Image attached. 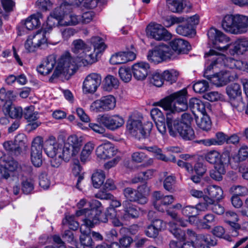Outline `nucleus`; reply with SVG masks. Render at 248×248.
I'll list each match as a JSON object with an SVG mask.
<instances>
[{
	"mask_svg": "<svg viewBox=\"0 0 248 248\" xmlns=\"http://www.w3.org/2000/svg\"><path fill=\"white\" fill-rule=\"evenodd\" d=\"M159 106L167 111V124L170 136L175 137L178 133L185 140H191L195 137L194 130L190 125H179V121L172 117L175 112L184 111L188 108L187 91L184 89L171 94L161 100Z\"/></svg>",
	"mask_w": 248,
	"mask_h": 248,
	"instance_id": "nucleus-1",
	"label": "nucleus"
},
{
	"mask_svg": "<svg viewBox=\"0 0 248 248\" xmlns=\"http://www.w3.org/2000/svg\"><path fill=\"white\" fill-rule=\"evenodd\" d=\"M82 145V137H78L76 135H72L67 138L62 146V153H61L64 157V161L68 162L70 160H74L75 163H77L74 168L73 169L74 173H78L80 169L78 156Z\"/></svg>",
	"mask_w": 248,
	"mask_h": 248,
	"instance_id": "nucleus-2",
	"label": "nucleus"
},
{
	"mask_svg": "<svg viewBox=\"0 0 248 248\" xmlns=\"http://www.w3.org/2000/svg\"><path fill=\"white\" fill-rule=\"evenodd\" d=\"M79 64L78 58L73 57L70 52H66L59 59L52 78H55L61 75L71 76L80 66Z\"/></svg>",
	"mask_w": 248,
	"mask_h": 248,
	"instance_id": "nucleus-3",
	"label": "nucleus"
},
{
	"mask_svg": "<svg viewBox=\"0 0 248 248\" xmlns=\"http://www.w3.org/2000/svg\"><path fill=\"white\" fill-rule=\"evenodd\" d=\"M223 29L226 32L241 34L246 32L248 27V17L240 15H226L221 22Z\"/></svg>",
	"mask_w": 248,
	"mask_h": 248,
	"instance_id": "nucleus-4",
	"label": "nucleus"
},
{
	"mask_svg": "<svg viewBox=\"0 0 248 248\" xmlns=\"http://www.w3.org/2000/svg\"><path fill=\"white\" fill-rule=\"evenodd\" d=\"M206 62H209V67L213 69L221 68L223 66L230 68H234L236 60L232 58H226L220 52H217L215 50L211 49L205 54Z\"/></svg>",
	"mask_w": 248,
	"mask_h": 248,
	"instance_id": "nucleus-5",
	"label": "nucleus"
},
{
	"mask_svg": "<svg viewBox=\"0 0 248 248\" xmlns=\"http://www.w3.org/2000/svg\"><path fill=\"white\" fill-rule=\"evenodd\" d=\"M92 204H94L98 207L100 203L97 200L93 201L92 203L88 202L86 199H82L77 203V206L78 210L76 211V215L77 217L85 216V218L83 219V223L88 218L91 220H92L93 218L95 217H96L98 218H100L102 217V215L105 214L99 209L93 207Z\"/></svg>",
	"mask_w": 248,
	"mask_h": 248,
	"instance_id": "nucleus-6",
	"label": "nucleus"
},
{
	"mask_svg": "<svg viewBox=\"0 0 248 248\" xmlns=\"http://www.w3.org/2000/svg\"><path fill=\"white\" fill-rule=\"evenodd\" d=\"M102 217L98 218L96 217H93L92 220L88 218L84 221L81 224L80 230L81 235L80 236V241L82 245L92 247L93 246V240L90 235L91 232L90 228L99 222H106L108 221V217L105 214L102 215Z\"/></svg>",
	"mask_w": 248,
	"mask_h": 248,
	"instance_id": "nucleus-7",
	"label": "nucleus"
},
{
	"mask_svg": "<svg viewBox=\"0 0 248 248\" xmlns=\"http://www.w3.org/2000/svg\"><path fill=\"white\" fill-rule=\"evenodd\" d=\"M205 66L204 76L209 79L212 84L217 86L225 85L229 82L232 81L237 78L235 74L232 73L229 71H221L219 73L211 75L209 74V72L211 70H215V69L212 68V67H209V62H205Z\"/></svg>",
	"mask_w": 248,
	"mask_h": 248,
	"instance_id": "nucleus-8",
	"label": "nucleus"
},
{
	"mask_svg": "<svg viewBox=\"0 0 248 248\" xmlns=\"http://www.w3.org/2000/svg\"><path fill=\"white\" fill-rule=\"evenodd\" d=\"M153 124L147 122L142 125L140 121L129 119L126 125L127 131L132 136L138 139L147 137L152 129Z\"/></svg>",
	"mask_w": 248,
	"mask_h": 248,
	"instance_id": "nucleus-9",
	"label": "nucleus"
},
{
	"mask_svg": "<svg viewBox=\"0 0 248 248\" xmlns=\"http://www.w3.org/2000/svg\"><path fill=\"white\" fill-rule=\"evenodd\" d=\"M168 215L173 219L169 223L170 232L179 240H184L185 232L179 228L178 225L182 227H186L188 223V221L178 217L177 214L174 211H168Z\"/></svg>",
	"mask_w": 248,
	"mask_h": 248,
	"instance_id": "nucleus-10",
	"label": "nucleus"
},
{
	"mask_svg": "<svg viewBox=\"0 0 248 248\" xmlns=\"http://www.w3.org/2000/svg\"><path fill=\"white\" fill-rule=\"evenodd\" d=\"M116 103V99L112 95L102 96L91 104L90 110L96 113L108 111L115 108Z\"/></svg>",
	"mask_w": 248,
	"mask_h": 248,
	"instance_id": "nucleus-11",
	"label": "nucleus"
},
{
	"mask_svg": "<svg viewBox=\"0 0 248 248\" xmlns=\"http://www.w3.org/2000/svg\"><path fill=\"white\" fill-rule=\"evenodd\" d=\"M172 58V51L170 46L162 45L148 52L147 59L155 63H158L168 59Z\"/></svg>",
	"mask_w": 248,
	"mask_h": 248,
	"instance_id": "nucleus-12",
	"label": "nucleus"
},
{
	"mask_svg": "<svg viewBox=\"0 0 248 248\" xmlns=\"http://www.w3.org/2000/svg\"><path fill=\"white\" fill-rule=\"evenodd\" d=\"M44 140L41 136L34 138L32 141L31 150V160L35 167H40L43 163L42 150Z\"/></svg>",
	"mask_w": 248,
	"mask_h": 248,
	"instance_id": "nucleus-13",
	"label": "nucleus"
},
{
	"mask_svg": "<svg viewBox=\"0 0 248 248\" xmlns=\"http://www.w3.org/2000/svg\"><path fill=\"white\" fill-rule=\"evenodd\" d=\"M147 36L157 41H168L171 37V34L161 24L150 23L146 27Z\"/></svg>",
	"mask_w": 248,
	"mask_h": 248,
	"instance_id": "nucleus-14",
	"label": "nucleus"
},
{
	"mask_svg": "<svg viewBox=\"0 0 248 248\" xmlns=\"http://www.w3.org/2000/svg\"><path fill=\"white\" fill-rule=\"evenodd\" d=\"M102 81L101 76L97 73H91L84 78L82 86L84 94H93L96 92Z\"/></svg>",
	"mask_w": 248,
	"mask_h": 248,
	"instance_id": "nucleus-15",
	"label": "nucleus"
},
{
	"mask_svg": "<svg viewBox=\"0 0 248 248\" xmlns=\"http://www.w3.org/2000/svg\"><path fill=\"white\" fill-rule=\"evenodd\" d=\"M218 48L223 52H225L229 49L230 53L231 55L235 54L238 55L243 54L245 52L248 51V39H239L232 45L228 44L224 46H219Z\"/></svg>",
	"mask_w": 248,
	"mask_h": 248,
	"instance_id": "nucleus-16",
	"label": "nucleus"
},
{
	"mask_svg": "<svg viewBox=\"0 0 248 248\" xmlns=\"http://www.w3.org/2000/svg\"><path fill=\"white\" fill-rule=\"evenodd\" d=\"M153 204L155 208L158 211L164 212L165 211H170L168 208V206L171 204L174 201V198L172 195L163 196L159 191H155L153 194Z\"/></svg>",
	"mask_w": 248,
	"mask_h": 248,
	"instance_id": "nucleus-17",
	"label": "nucleus"
},
{
	"mask_svg": "<svg viewBox=\"0 0 248 248\" xmlns=\"http://www.w3.org/2000/svg\"><path fill=\"white\" fill-rule=\"evenodd\" d=\"M62 145L53 136H50L44 143V151L48 157H54L62 153Z\"/></svg>",
	"mask_w": 248,
	"mask_h": 248,
	"instance_id": "nucleus-18",
	"label": "nucleus"
},
{
	"mask_svg": "<svg viewBox=\"0 0 248 248\" xmlns=\"http://www.w3.org/2000/svg\"><path fill=\"white\" fill-rule=\"evenodd\" d=\"M207 35L210 40H211L214 45V47L220 52H223L220 50L218 47L221 46L220 45L218 46V43L225 45V44H229L230 39L222 32L216 29L215 28H211L207 33ZM225 45H224L225 46Z\"/></svg>",
	"mask_w": 248,
	"mask_h": 248,
	"instance_id": "nucleus-19",
	"label": "nucleus"
},
{
	"mask_svg": "<svg viewBox=\"0 0 248 248\" xmlns=\"http://www.w3.org/2000/svg\"><path fill=\"white\" fill-rule=\"evenodd\" d=\"M100 121L105 126L111 130L120 128L124 123V119L118 115L103 116Z\"/></svg>",
	"mask_w": 248,
	"mask_h": 248,
	"instance_id": "nucleus-20",
	"label": "nucleus"
},
{
	"mask_svg": "<svg viewBox=\"0 0 248 248\" xmlns=\"http://www.w3.org/2000/svg\"><path fill=\"white\" fill-rule=\"evenodd\" d=\"M136 58L135 51H124L116 53L111 56L109 61L112 64H120L132 61Z\"/></svg>",
	"mask_w": 248,
	"mask_h": 248,
	"instance_id": "nucleus-21",
	"label": "nucleus"
},
{
	"mask_svg": "<svg viewBox=\"0 0 248 248\" xmlns=\"http://www.w3.org/2000/svg\"><path fill=\"white\" fill-rule=\"evenodd\" d=\"M150 65L145 62H140L134 63L132 67L133 77L138 80L145 79L150 70Z\"/></svg>",
	"mask_w": 248,
	"mask_h": 248,
	"instance_id": "nucleus-22",
	"label": "nucleus"
},
{
	"mask_svg": "<svg viewBox=\"0 0 248 248\" xmlns=\"http://www.w3.org/2000/svg\"><path fill=\"white\" fill-rule=\"evenodd\" d=\"M71 51L77 55L76 58H82L91 50V47L81 39H75L71 44Z\"/></svg>",
	"mask_w": 248,
	"mask_h": 248,
	"instance_id": "nucleus-23",
	"label": "nucleus"
},
{
	"mask_svg": "<svg viewBox=\"0 0 248 248\" xmlns=\"http://www.w3.org/2000/svg\"><path fill=\"white\" fill-rule=\"evenodd\" d=\"M96 156L101 159H107L113 157L116 154V150L109 142L98 146L95 150Z\"/></svg>",
	"mask_w": 248,
	"mask_h": 248,
	"instance_id": "nucleus-24",
	"label": "nucleus"
},
{
	"mask_svg": "<svg viewBox=\"0 0 248 248\" xmlns=\"http://www.w3.org/2000/svg\"><path fill=\"white\" fill-rule=\"evenodd\" d=\"M56 63L55 55H51L43 59L40 64L37 66V70L42 75L49 74L53 69Z\"/></svg>",
	"mask_w": 248,
	"mask_h": 248,
	"instance_id": "nucleus-25",
	"label": "nucleus"
},
{
	"mask_svg": "<svg viewBox=\"0 0 248 248\" xmlns=\"http://www.w3.org/2000/svg\"><path fill=\"white\" fill-rule=\"evenodd\" d=\"M124 195L126 201L129 202H135L141 204H144L147 203V198L142 195L141 193L137 191V190L134 189L131 187H127L124 189Z\"/></svg>",
	"mask_w": 248,
	"mask_h": 248,
	"instance_id": "nucleus-26",
	"label": "nucleus"
},
{
	"mask_svg": "<svg viewBox=\"0 0 248 248\" xmlns=\"http://www.w3.org/2000/svg\"><path fill=\"white\" fill-rule=\"evenodd\" d=\"M123 206L124 212L123 217L125 220L137 218L139 217L140 213V208H138L131 202L128 201H124Z\"/></svg>",
	"mask_w": 248,
	"mask_h": 248,
	"instance_id": "nucleus-27",
	"label": "nucleus"
},
{
	"mask_svg": "<svg viewBox=\"0 0 248 248\" xmlns=\"http://www.w3.org/2000/svg\"><path fill=\"white\" fill-rule=\"evenodd\" d=\"M170 46L172 48L171 50L172 51V55L174 52L177 54L187 53L191 49V46L188 42L182 39L178 38L172 40Z\"/></svg>",
	"mask_w": 248,
	"mask_h": 248,
	"instance_id": "nucleus-28",
	"label": "nucleus"
},
{
	"mask_svg": "<svg viewBox=\"0 0 248 248\" xmlns=\"http://www.w3.org/2000/svg\"><path fill=\"white\" fill-rule=\"evenodd\" d=\"M3 111L5 115H8L12 118H21L23 112L21 107H16L11 102L4 104L3 107Z\"/></svg>",
	"mask_w": 248,
	"mask_h": 248,
	"instance_id": "nucleus-29",
	"label": "nucleus"
},
{
	"mask_svg": "<svg viewBox=\"0 0 248 248\" xmlns=\"http://www.w3.org/2000/svg\"><path fill=\"white\" fill-rule=\"evenodd\" d=\"M80 20V16H78L73 13L64 14L62 16H61V26H75L78 24Z\"/></svg>",
	"mask_w": 248,
	"mask_h": 248,
	"instance_id": "nucleus-30",
	"label": "nucleus"
},
{
	"mask_svg": "<svg viewBox=\"0 0 248 248\" xmlns=\"http://www.w3.org/2000/svg\"><path fill=\"white\" fill-rule=\"evenodd\" d=\"M43 17L42 14L38 12L28 17L24 23L26 28L29 30H33L41 24L40 19Z\"/></svg>",
	"mask_w": 248,
	"mask_h": 248,
	"instance_id": "nucleus-31",
	"label": "nucleus"
},
{
	"mask_svg": "<svg viewBox=\"0 0 248 248\" xmlns=\"http://www.w3.org/2000/svg\"><path fill=\"white\" fill-rule=\"evenodd\" d=\"M97 0H64V5L79 6L82 5L83 7L93 9L97 5Z\"/></svg>",
	"mask_w": 248,
	"mask_h": 248,
	"instance_id": "nucleus-32",
	"label": "nucleus"
},
{
	"mask_svg": "<svg viewBox=\"0 0 248 248\" xmlns=\"http://www.w3.org/2000/svg\"><path fill=\"white\" fill-rule=\"evenodd\" d=\"M87 43L93 47L97 53H101L106 48L104 39L99 36H94L88 40Z\"/></svg>",
	"mask_w": 248,
	"mask_h": 248,
	"instance_id": "nucleus-33",
	"label": "nucleus"
},
{
	"mask_svg": "<svg viewBox=\"0 0 248 248\" xmlns=\"http://www.w3.org/2000/svg\"><path fill=\"white\" fill-rule=\"evenodd\" d=\"M61 16L55 13H52L48 17L46 25L42 28L49 33L52 29L57 25L61 26Z\"/></svg>",
	"mask_w": 248,
	"mask_h": 248,
	"instance_id": "nucleus-34",
	"label": "nucleus"
},
{
	"mask_svg": "<svg viewBox=\"0 0 248 248\" xmlns=\"http://www.w3.org/2000/svg\"><path fill=\"white\" fill-rule=\"evenodd\" d=\"M95 147L93 142L89 141L83 146L80 154V159L82 162L90 160L91 155Z\"/></svg>",
	"mask_w": 248,
	"mask_h": 248,
	"instance_id": "nucleus-35",
	"label": "nucleus"
},
{
	"mask_svg": "<svg viewBox=\"0 0 248 248\" xmlns=\"http://www.w3.org/2000/svg\"><path fill=\"white\" fill-rule=\"evenodd\" d=\"M100 53H97L95 51L91 52L90 54L85 53V55L82 56V58H78L79 61V66H86L91 65L97 61V57Z\"/></svg>",
	"mask_w": 248,
	"mask_h": 248,
	"instance_id": "nucleus-36",
	"label": "nucleus"
},
{
	"mask_svg": "<svg viewBox=\"0 0 248 248\" xmlns=\"http://www.w3.org/2000/svg\"><path fill=\"white\" fill-rule=\"evenodd\" d=\"M223 155L228 157V160H229L228 154H223L222 155L220 153L216 150H212L207 152L205 155V160L211 164H214L216 165V164L223 163L221 160V157Z\"/></svg>",
	"mask_w": 248,
	"mask_h": 248,
	"instance_id": "nucleus-37",
	"label": "nucleus"
},
{
	"mask_svg": "<svg viewBox=\"0 0 248 248\" xmlns=\"http://www.w3.org/2000/svg\"><path fill=\"white\" fill-rule=\"evenodd\" d=\"M248 158V146L246 144H243L239 149L237 155L233 157L231 164L232 165L233 161L236 163L235 166H232V167L234 168L238 165L239 162L246 160Z\"/></svg>",
	"mask_w": 248,
	"mask_h": 248,
	"instance_id": "nucleus-38",
	"label": "nucleus"
},
{
	"mask_svg": "<svg viewBox=\"0 0 248 248\" xmlns=\"http://www.w3.org/2000/svg\"><path fill=\"white\" fill-rule=\"evenodd\" d=\"M205 192L216 201H219L223 198V191L219 186H209L206 188Z\"/></svg>",
	"mask_w": 248,
	"mask_h": 248,
	"instance_id": "nucleus-39",
	"label": "nucleus"
},
{
	"mask_svg": "<svg viewBox=\"0 0 248 248\" xmlns=\"http://www.w3.org/2000/svg\"><path fill=\"white\" fill-rule=\"evenodd\" d=\"M189 106L193 112L196 110L202 114H206V105L197 98H192L189 100Z\"/></svg>",
	"mask_w": 248,
	"mask_h": 248,
	"instance_id": "nucleus-40",
	"label": "nucleus"
},
{
	"mask_svg": "<svg viewBox=\"0 0 248 248\" xmlns=\"http://www.w3.org/2000/svg\"><path fill=\"white\" fill-rule=\"evenodd\" d=\"M5 166L11 172H19L20 171H30L31 167L30 166H26L25 165H21L18 162L15 160H11L9 161Z\"/></svg>",
	"mask_w": 248,
	"mask_h": 248,
	"instance_id": "nucleus-41",
	"label": "nucleus"
},
{
	"mask_svg": "<svg viewBox=\"0 0 248 248\" xmlns=\"http://www.w3.org/2000/svg\"><path fill=\"white\" fill-rule=\"evenodd\" d=\"M46 30L42 29L38 31L35 34L32 35V39H34L35 45L37 47L45 45L47 43V37L46 34L48 33Z\"/></svg>",
	"mask_w": 248,
	"mask_h": 248,
	"instance_id": "nucleus-42",
	"label": "nucleus"
},
{
	"mask_svg": "<svg viewBox=\"0 0 248 248\" xmlns=\"http://www.w3.org/2000/svg\"><path fill=\"white\" fill-rule=\"evenodd\" d=\"M186 0H167L168 8L173 13L182 11L186 5Z\"/></svg>",
	"mask_w": 248,
	"mask_h": 248,
	"instance_id": "nucleus-43",
	"label": "nucleus"
},
{
	"mask_svg": "<svg viewBox=\"0 0 248 248\" xmlns=\"http://www.w3.org/2000/svg\"><path fill=\"white\" fill-rule=\"evenodd\" d=\"M225 173V166L223 163L216 164L214 168L210 171V176L215 180L220 181L222 175Z\"/></svg>",
	"mask_w": 248,
	"mask_h": 248,
	"instance_id": "nucleus-44",
	"label": "nucleus"
},
{
	"mask_svg": "<svg viewBox=\"0 0 248 248\" xmlns=\"http://www.w3.org/2000/svg\"><path fill=\"white\" fill-rule=\"evenodd\" d=\"M118 79L113 76L108 75L104 79V89L107 91H111L118 87Z\"/></svg>",
	"mask_w": 248,
	"mask_h": 248,
	"instance_id": "nucleus-45",
	"label": "nucleus"
},
{
	"mask_svg": "<svg viewBox=\"0 0 248 248\" xmlns=\"http://www.w3.org/2000/svg\"><path fill=\"white\" fill-rule=\"evenodd\" d=\"M4 149L11 155H18L21 152L17 147L14 140H7L3 142Z\"/></svg>",
	"mask_w": 248,
	"mask_h": 248,
	"instance_id": "nucleus-46",
	"label": "nucleus"
},
{
	"mask_svg": "<svg viewBox=\"0 0 248 248\" xmlns=\"http://www.w3.org/2000/svg\"><path fill=\"white\" fill-rule=\"evenodd\" d=\"M105 179V174L103 170H98L93 173L92 177L93 186L96 188H99L104 183Z\"/></svg>",
	"mask_w": 248,
	"mask_h": 248,
	"instance_id": "nucleus-47",
	"label": "nucleus"
},
{
	"mask_svg": "<svg viewBox=\"0 0 248 248\" xmlns=\"http://www.w3.org/2000/svg\"><path fill=\"white\" fill-rule=\"evenodd\" d=\"M197 238L195 242L194 243L192 242L194 245L196 247L198 245H200V248H210L208 246L205 245V244H209L211 245H214L216 243H214L213 241H210V236L209 235H203L202 234L199 235L198 236H196Z\"/></svg>",
	"mask_w": 248,
	"mask_h": 248,
	"instance_id": "nucleus-48",
	"label": "nucleus"
},
{
	"mask_svg": "<svg viewBox=\"0 0 248 248\" xmlns=\"http://www.w3.org/2000/svg\"><path fill=\"white\" fill-rule=\"evenodd\" d=\"M226 92L230 98L241 97V87L237 83H234L228 86L226 88Z\"/></svg>",
	"mask_w": 248,
	"mask_h": 248,
	"instance_id": "nucleus-49",
	"label": "nucleus"
},
{
	"mask_svg": "<svg viewBox=\"0 0 248 248\" xmlns=\"http://www.w3.org/2000/svg\"><path fill=\"white\" fill-rule=\"evenodd\" d=\"M184 18L177 17L174 16H170L164 17L162 18V24L166 28H169L175 24L183 22Z\"/></svg>",
	"mask_w": 248,
	"mask_h": 248,
	"instance_id": "nucleus-50",
	"label": "nucleus"
},
{
	"mask_svg": "<svg viewBox=\"0 0 248 248\" xmlns=\"http://www.w3.org/2000/svg\"><path fill=\"white\" fill-rule=\"evenodd\" d=\"M216 223V218L214 215L207 214L205 215L200 222V226L203 229H210Z\"/></svg>",
	"mask_w": 248,
	"mask_h": 248,
	"instance_id": "nucleus-51",
	"label": "nucleus"
},
{
	"mask_svg": "<svg viewBox=\"0 0 248 248\" xmlns=\"http://www.w3.org/2000/svg\"><path fill=\"white\" fill-rule=\"evenodd\" d=\"M177 33L180 35L187 36L194 33V30L185 21L184 24L180 25L176 29Z\"/></svg>",
	"mask_w": 248,
	"mask_h": 248,
	"instance_id": "nucleus-52",
	"label": "nucleus"
},
{
	"mask_svg": "<svg viewBox=\"0 0 248 248\" xmlns=\"http://www.w3.org/2000/svg\"><path fill=\"white\" fill-rule=\"evenodd\" d=\"M179 72L174 69L165 70L163 72V76L165 80L172 84L177 79Z\"/></svg>",
	"mask_w": 248,
	"mask_h": 248,
	"instance_id": "nucleus-53",
	"label": "nucleus"
},
{
	"mask_svg": "<svg viewBox=\"0 0 248 248\" xmlns=\"http://www.w3.org/2000/svg\"><path fill=\"white\" fill-rule=\"evenodd\" d=\"M202 116L200 120H197V124L198 126L204 130H208L211 127V122L209 117L205 114H202Z\"/></svg>",
	"mask_w": 248,
	"mask_h": 248,
	"instance_id": "nucleus-54",
	"label": "nucleus"
},
{
	"mask_svg": "<svg viewBox=\"0 0 248 248\" xmlns=\"http://www.w3.org/2000/svg\"><path fill=\"white\" fill-rule=\"evenodd\" d=\"M23 115L25 119L30 122L36 121L39 117L38 113L34 112L33 107L32 106L25 108Z\"/></svg>",
	"mask_w": 248,
	"mask_h": 248,
	"instance_id": "nucleus-55",
	"label": "nucleus"
},
{
	"mask_svg": "<svg viewBox=\"0 0 248 248\" xmlns=\"http://www.w3.org/2000/svg\"><path fill=\"white\" fill-rule=\"evenodd\" d=\"M155 170L153 169L148 170L145 171L141 172L140 174L141 175L138 177H136L132 180V183H137L141 181L142 180H147L152 178L154 175Z\"/></svg>",
	"mask_w": 248,
	"mask_h": 248,
	"instance_id": "nucleus-56",
	"label": "nucleus"
},
{
	"mask_svg": "<svg viewBox=\"0 0 248 248\" xmlns=\"http://www.w3.org/2000/svg\"><path fill=\"white\" fill-rule=\"evenodd\" d=\"M101 199H110L109 210L110 211H114V209L119 207L121 205V202L120 201L116 199L114 196L110 194H106L103 195L101 197H98Z\"/></svg>",
	"mask_w": 248,
	"mask_h": 248,
	"instance_id": "nucleus-57",
	"label": "nucleus"
},
{
	"mask_svg": "<svg viewBox=\"0 0 248 248\" xmlns=\"http://www.w3.org/2000/svg\"><path fill=\"white\" fill-rule=\"evenodd\" d=\"M14 141L21 152L27 147V138L24 134L16 135Z\"/></svg>",
	"mask_w": 248,
	"mask_h": 248,
	"instance_id": "nucleus-58",
	"label": "nucleus"
},
{
	"mask_svg": "<svg viewBox=\"0 0 248 248\" xmlns=\"http://www.w3.org/2000/svg\"><path fill=\"white\" fill-rule=\"evenodd\" d=\"M62 223L63 225H68L69 228L73 230H77L79 226L78 223L75 220L73 215H66Z\"/></svg>",
	"mask_w": 248,
	"mask_h": 248,
	"instance_id": "nucleus-59",
	"label": "nucleus"
},
{
	"mask_svg": "<svg viewBox=\"0 0 248 248\" xmlns=\"http://www.w3.org/2000/svg\"><path fill=\"white\" fill-rule=\"evenodd\" d=\"M14 98L13 93L11 91H6L4 88L0 90V100L2 102H5V104H7Z\"/></svg>",
	"mask_w": 248,
	"mask_h": 248,
	"instance_id": "nucleus-60",
	"label": "nucleus"
},
{
	"mask_svg": "<svg viewBox=\"0 0 248 248\" xmlns=\"http://www.w3.org/2000/svg\"><path fill=\"white\" fill-rule=\"evenodd\" d=\"M121 79L125 82H129L132 78L131 69L128 67H121L119 70Z\"/></svg>",
	"mask_w": 248,
	"mask_h": 248,
	"instance_id": "nucleus-61",
	"label": "nucleus"
},
{
	"mask_svg": "<svg viewBox=\"0 0 248 248\" xmlns=\"http://www.w3.org/2000/svg\"><path fill=\"white\" fill-rule=\"evenodd\" d=\"M181 212L184 216L189 217L190 221L191 218H194V216L198 215L195 206H186L182 209Z\"/></svg>",
	"mask_w": 248,
	"mask_h": 248,
	"instance_id": "nucleus-62",
	"label": "nucleus"
},
{
	"mask_svg": "<svg viewBox=\"0 0 248 248\" xmlns=\"http://www.w3.org/2000/svg\"><path fill=\"white\" fill-rule=\"evenodd\" d=\"M230 104L233 109L238 111L243 110L245 108V103L243 102L241 97L230 98Z\"/></svg>",
	"mask_w": 248,
	"mask_h": 248,
	"instance_id": "nucleus-63",
	"label": "nucleus"
},
{
	"mask_svg": "<svg viewBox=\"0 0 248 248\" xmlns=\"http://www.w3.org/2000/svg\"><path fill=\"white\" fill-rule=\"evenodd\" d=\"M170 248H196L192 242H186L182 245L181 242L171 240L170 243Z\"/></svg>",
	"mask_w": 248,
	"mask_h": 248,
	"instance_id": "nucleus-64",
	"label": "nucleus"
}]
</instances>
